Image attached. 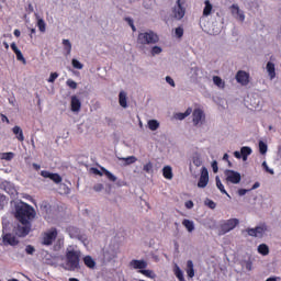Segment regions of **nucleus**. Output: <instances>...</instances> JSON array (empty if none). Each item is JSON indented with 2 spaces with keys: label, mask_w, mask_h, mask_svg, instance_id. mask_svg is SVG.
I'll use <instances>...</instances> for the list:
<instances>
[{
  "label": "nucleus",
  "mask_w": 281,
  "mask_h": 281,
  "mask_svg": "<svg viewBox=\"0 0 281 281\" xmlns=\"http://www.w3.org/2000/svg\"><path fill=\"white\" fill-rule=\"evenodd\" d=\"M15 218H18V221L31 223V221L36 218V211L34 207L30 206V204L25 202H19L15 204Z\"/></svg>",
  "instance_id": "f257e3e1"
},
{
  "label": "nucleus",
  "mask_w": 281,
  "mask_h": 281,
  "mask_svg": "<svg viewBox=\"0 0 281 281\" xmlns=\"http://www.w3.org/2000/svg\"><path fill=\"white\" fill-rule=\"evenodd\" d=\"M80 250H68L66 252V271H77L80 269Z\"/></svg>",
  "instance_id": "f03ea898"
},
{
  "label": "nucleus",
  "mask_w": 281,
  "mask_h": 281,
  "mask_svg": "<svg viewBox=\"0 0 281 281\" xmlns=\"http://www.w3.org/2000/svg\"><path fill=\"white\" fill-rule=\"evenodd\" d=\"M137 43L138 45H155L159 43V35L153 31L139 33Z\"/></svg>",
  "instance_id": "7ed1b4c3"
},
{
  "label": "nucleus",
  "mask_w": 281,
  "mask_h": 281,
  "mask_svg": "<svg viewBox=\"0 0 281 281\" xmlns=\"http://www.w3.org/2000/svg\"><path fill=\"white\" fill-rule=\"evenodd\" d=\"M32 231V223L19 221L18 226L15 227L14 232L20 238H25L27 234Z\"/></svg>",
  "instance_id": "20e7f679"
},
{
  "label": "nucleus",
  "mask_w": 281,
  "mask_h": 281,
  "mask_svg": "<svg viewBox=\"0 0 281 281\" xmlns=\"http://www.w3.org/2000/svg\"><path fill=\"white\" fill-rule=\"evenodd\" d=\"M186 0H177L176 5L172 8V16L176 18L177 21H181L183 16H186Z\"/></svg>",
  "instance_id": "39448f33"
},
{
  "label": "nucleus",
  "mask_w": 281,
  "mask_h": 281,
  "mask_svg": "<svg viewBox=\"0 0 281 281\" xmlns=\"http://www.w3.org/2000/svg\"><path fill=\"white\" fill-rule=\"evenodd\" d=\"M239 223H240V221L238 218L227 220L226 222H224L221 225L220 235L223 236V235L227 234L228 232H232V229H234L237 225H239Z\"/></svg>",
  "instance_id": "423d86ee"
},
{
  "label": "nucleus",
  "mask_w": 281,
  "mask_h": 281,
  "mask_svg": "<svg viewBox=\"0 0 281 281\" xmlns=\"http://www.w3.org/2000/svg\"><path fill=\"white\" fill-rule=\"evenodd\" d=\"M58 238V231L56 228H50L46 233H44L42 245H45L46 247H49L54 244V240Z\"/></svg>",
  "instance_id": "0eeeda50"
},
{
  "label": "nucleus",
  "mask_w": 281,
  "mask_h": 281,
  "mask_svg": "<svg viewBox=\"0 0 281 281\" xmlns=\"http://www.w3.org/2000/svg\"><path fill=\"white\" fill-rule=\"evenodd\" d=\"M224 175H225L226 181H228V183H234V184L240 183V180H241L240 172L231 170V169H226L224 171Z\"/></svg>",
  "instance_id": "6e6552de"
},
{
  "label": "nucleus",
  "mask_w": 281,
  "mask_h": 281,
  "mask_svg": "<svg viewBox=\"0 0 281 281\" xmlns=\"http://www.w3.org/2000/svg\"><path fill=\"white\" fill-rule=\"evenodd\" d=\"M207 183H210V172H207V168L203 167L198 181V188H207Z\"/></svg>",
  "instance_id": "1a4fd4ad"
},
{
  "label": "nucleus",
  "mask_w": 281,
  "mask_h": 281,
  "mask_svg": "<svg viewBox=\"0 0 281 281\" xmlns=\"http://www.w3.org/2000/svg\"><path fill=\"white\" fill-rule=\"evenodd\" d=\"M41 176L44 177V179H50V181H54V183H61L63 178L58 173H52L47 170L41 171Z\"/></svg>",
  "instance_id": "9d476101"
},
{
  "label": "nucleus",
  "mask_w": 281,
  "mask_h": 281,
  "mask_svg": "<svg viewBox=\"0 0 281 281\" xmlns=\"http://www.w3.org/2000/svg\"><path fill=\"white\" fill-rule=\"evenodd\" d=\"M236 80L239 85L247 87V85H249V74H247L245 70H239L236 74Z\"/></svg>",
  "instance_id": "9b49d317"
},
{
  "label": "nucleus",
  "mask_w": 281,
  "mask_h": 281,
  "mask_svg": "<svg viewBox=\"0 0 281 281\" xmlns=\"http://www.w3.org/2000/svg\"><path fill=\"white\" fill-rule=\"evenodd\" d=\"M193 124L194 126H199L200 122H203V120H205V114H203V110L201 109H195L193 111Z\"/></svg>",
  "instance_id": "f8f14e48"
},
{
  "label": "nucleus",
  "mask_w": 281,
  "mask_h": 281,
  "mask_svg": "<svg viewBox=\"0 0 281 281\" xmlns=\"http://www.w3.org/2000/svg\"><path fill=\"white\" fill-rule=\"evenodd\" d=\"M70 106H71V111L74 113H78V112H80V109L82 108V102H80V99H78V97L72 95Z\"/></svg>",
  "instance_id": "ddd939ff"
},
{
  "label": "nucleus",
  "mask_w": 281,
  "mask_h": 281,
  "mask_svg": "<svg viewBox=\"0 0 281 281\" xmlns=\"http://www.w3.org/2000/svg\"><path fill=\"white\" fill-rule=\"evenodd\" d=\"M131 267H133L134 269H139L140 271H144L148 267V263L144 260L134 259L131 261Z\"/></svg>",
  "instance_id": "4468645a"
},
{
  "label": "nucleus",
  "mask_w": 281,
  "mask_h": 281,
  "mask_svg": "<svg viewBox=\"0 0 281 281\" xmlns=\"http://www.w3.org/2000/svg\"><path fill=\"white\" fill-rule=\"evenodd\" d=\"M232 13L235 14L238 21H245V13L243 12V10H240V8H238L237 4L232 5Z\"/></svg>",
  "instance_id": "2eb2a0df"
},
{
  "label": "nucleus",
  "mask_w": 281,
  "mask_h": 281,
  "mask_svg": "<svg viewBox=\"0 0 281 281\" xmlns=\"http://www.w3.org/2000/svg\"><path fill=\"white\" fill-rule=\"evenodd\" d=\"M268 76L270 77V80H273L276 78V64L272 61H268L266 66Z\"/></svg>",
  "instance_id": "dca6fc26"
},
{
  "label": "nucleus",
  "mask_w": 281,
  "mask_h": 281,
  "mask_svg": "<svg viewBox=\"0 0 281 281\" xmlns=\"http://www.w3.org/2000/svg\"><path fill=\"white\" fill-rule=\"evenodd\" d=\"M3 241L8 243V245H11V246L19 245V240H16V237L12 234H5L3 236Z\"/></svg>",
  "instance_id": "f3484780"
},
{
  "label": "nucleus",
  "mask_w": 281,
  "mask_h": 281,
  "mask_svg": "<svg viewBox=\"0 0 281 281\" xmlns=\"http://www.w3.org/2000/svg\"><path fill=\"white\" fill-rule=\"evenodd\" d=\"M12 131L13 134L16 135V139H19V142L25 140V136H23V130L21 128V126L15 125Z\"/></svg>",
  "instance_id": "a211bd4d"
},
{
  "label": "nucleus",
  "mask_w": 281,
  "mask_h": 281,
  "mask_svg": "<svg viewBox=\"0 0 281 281\" xmlns=\"http://www.w3.org/2000/svg\"><path fill=\"white\" fill-rule=\"evenodd\" d=\"M119 103L123 109L128 108L127 99H126V92L121 91L119 94Z\"/></svg>",
  "instance_id": "6ab92c4d"
},
{
  "label": "nucleus",
  "mask_w": 281,
  "mask_h": 281,
  "mask_svg": "<svg viewBox=\"0 0 281 281\" xmlns=\"http://www.w3.org/2000/svg\"><path fill=\"white\" fill-rule=\"evenodd\" d=\"M117 159L120 161H125L124 166H131V164H135V161H137V157L135 156H128L126 158L117 156Z\"/></svg>",
  "instance_id": "aec40b11"
},
{
  "label": "nucleus",
  "mask_w": 281,
  "mask_h": 281,
  "mask_svg": "<svg viewBox=\"0 0 281 281\" xmlns=\"http://www.w3.org/2000/svg\"><path fill=\"white\" fill-rule=\"evenodd\" d=\"M215 181H216V188L220 189V192H222V194H226L228 199H232V196H229V193H227V191L225 190V187L223 186V182H221V178L218 176L215 177Z\"/></svg>",
  "instance_id": "412c9836"
},
{
  "label": "nucleus",
  "mask_w": 281,
  "mask_h": 281,
  "mask_svg": "<svg viewBox=\"0 0 281 281\" xmlns=\"http://www.w3.org/2000/svg\"><path fill=\"white\" fill-rule=\"evenodd\" d=\"M83 262L88 269H95V260L91 256H86Z\"/></svg>",
  "instance_id": "4be33fe9"
},
{
  "label": "nucleus",
  "mask_w": 281,
  "mask_h": 281,
  "mask_svg": "<svg viewBox=\"0 0 281 281\" xmlns=\"http://www.w3.org/2000/svg\"><path fill=\"white\" fill-rule=\"evenodd\" d=\"M257 238H262L265 236V232H267V225L256 226L255 227Z\"/></svg>",
  "instance_id": "5701e85b"
},
{
  "label": "nucleus",
  "mask_w": 281,
  "mask_h": 281,
  "mask_svg": "<svg viewBox=\"0 0 281 281\" xmlns=\"http://www.w3.org/2000/svg\"><path fill=\"white\" fill-rule=\"evenodd\" d=\"M182 225L183 227H186V229L192 234V232L194 231V222L190 221V220H183L182 221Z\"/></svg>",
  "instance_id": "b1692460"
},
{
  "label": "nucleus",
  "mask_w": 281,
  "mask_h": 281,
  "mask_svg": "<svg viewBox=\"0 0 281 281\" xmlns=\"http://www.w3.org/2000/svg\"><path fill=\"white\" fill-rule=\"evenodd\" d=\"M204 9H203V16H210V14H212V3L210 2V0H205L204 1Z\"/></svg>",
  "instance_id": "393cba45"
},
{
  "label": "nucleus",
  "mask_w": 281,
  "mask_h": 281,
  "mask_svg": "<svg viewBox=\"0 0 281 281\" xmlns=\"http://www.w3.org/2000/svg\"><path fill=\"white\" fill-rule=\"evenodd\" d=\"M187 273L189 278H194V263L192 260L187 261Z\"/></svg>",
  "instance_id": "a878e982"
},
{
  "label": "nucleus",
  "mask_w": 281,
  "mask_h": 281,
  "mask_svg": "<svg viewBox=\"0 0 281 281\" xmlns=\"http://www.w3.org/2000/svg\"><path fill=\"white\" fill-rule=\"evenodd\" d=\"M258 252L261 254V256H269V246H267V244H260L258 246Z\"/></svg>",
  "instance_id": "bb28decb"
},
{
  "label": "nucleus",
  "mask_w": 281,
  "mask_h": 281,
  "mask_svg": "<svg viewBox=\"0 0 281 281\" xmlns=\"http://www.w3.org/2000/svg\"><path fill=\"white\" fill-rule=\"evenodd\" d=\"M162 175H164L165 179H172V167H170V166L164 167Z\"/></svg>",
  "instance_id": "cd10ccee"
},
{
  "label": "nucleus",
  "mask_w": 281,
  "mask_h": 281,
  "mask_svg": "<svg viewBox=\"0 0 281 281\" xmlns=\"http://www.w3.org/2000/svg\"><path fill=\"white\" fill-rule=\"evenodd\" d=\"M101 170L105 175V177L109 179V181H112L113 183H115V181H117V177H115L113 173H111V171L106 170L105 168H102Z\"/></svg>",
  "instance_id": "c85d7f7f"
},
{
  "label": "nucleus",
  "mask_w": 281,
  "mask_h": 281,
  "mask_svg": "<svg viewBox=\"0 0 281 281\" xmlns=\"http://www.w3.org/2000/svg\"><path fill=\"white\" fill-rule=\"evenodd\" d=\"M175 276L178 278L179 281H186V278L183 277V271H181V268L179 266H176L175 268Z\"/></svg>",
  "instance_id": "c756f323"
},
{
  "label": "nucleus",
  "mask_w": 281,
  "mask_h": 281,
  "mask_svg": "<svg viewBox=\"0 0 281 281\" xmlns=\"http://www.w3.org/2000/svg\"><path fill=\"white\" fill-rule=\"evenodd\" d=\"M63 45L67 56H69L71 54V42L69 40H63Z\"/></svg>",
  "instance_id": "7c9ffc66"
},
{
  "label": "nucleus",
  "mask_w": 281,
  "mask_h": 281,
  "mask_svg": "<svg viewBox=\"0 0 281 281\" xmlns=\"http://www.w3.org/2000/svg\"><path fill=\"white\" fill-rule=\"evenodd\" d=\"M213 82L216 85V87H220V89L225 88V82H223V79L218 76L213 77Z\"/></svg>",
  "instance_id": "2f4dec72"
},
{
  "label": "nucleus",
  "mask_w": 281,
  "mask_h": 281,
  "mask_svg": "<svg viewBox=\"0 0 281 281\" xmlns=\"http://www.w3.org/2000/svg\"><path fill=\"white\" fill-rule=\"evenodd\" d=\"M147 124L149 131H157V128H159V123L157 122V120H149Z\"/></svg>",
  "instance_id": "473e14b6"
},
{
  "label": "nucleus",
  "mask_w": 281,
  "mask_h": 281,
  "mask_svg": "<svg viewBox=\"0 0 281 281\" xmlns=\"http://www.w3.org/2000/svg\"><path fill=\"white\" fill-rule=\"evenodd\" d=\"M192 161L196 166V168H199L203 165V160H201V156L199 154L193 155Z\"/></svg>",
  "instance_id": "72a5a7b5"
},
{
  "label": "nucleus",
  "mask_w": 281,
  "mask_h": 281,
  "mask_svg": "<svg viewBox=\"0 0 281 281\" xmlns=\"http://www.w3.org/2000/svg\"><path fill=\"white\" fill-rule=\"evenodd\" d=\"M138 273L146 276V278H151V280L156 278L155 272H153V270L143 269V270H138Z\"/></svg>",
  "instance_id": "f704fd0d"
},
{
  "label": "nucleus",
  "mask_w": 281,
  "mask_h": 281,
  "mask_svg": "<svg viewBox=\"0 0 281 281\" xmlns=\"http://www.w3.org/2000/svg\"><path fill=\"white\" fill-rule=\"evenodd\" d=\"M268 146L265 142H259V153L260 155H267Z\"/></svg>",
  "instance_id": "c9c22d12"
},
{
  "label": "nucleus",
  "mask_w": 281,
  "mask_h": 281,
  "mask_svg": "<svg viewBox=\"0 0 281 281\" xmlns=\"http://www.w3.org/2000/svg\"><path fill=\"white\" fill-rule=\"evenodd\" d=\"M37 26H38L40 32H45V30H46L45 20L44 19H38L37 20Z\"/></svg>",
  "instance_id": "e433bc0d"
},
{
  "label": "nucleus",
  "mask_w": 281,
  "mask_h": 281,
  "mask_svg": "<svg viewBox=\"0 0 281 281\" xmlns=\"http://www.w3.org/2000/svg\"><path fill=\"white\" fill-rule=\"evenodd\" d=\"M143 170L147 172V175L153 173V162L149 161L146 165H144Z\"/></svg>",
  "instance_id": "4c0bfd02"
},
{
  "label": "nucleus",
  "mask_w": 281,
  "mask_h": 281,
  "mask_svg": "<svg viewBox=\"0 0 281 281\" xmlns=\"http://www.w3.org/2000/svg\"><path fill=\"white\" fill-rule=\"evenodd\" d=\"M240 153H241V156L249 157V155H251V147H247V146L241 147Z\"/></svg>",
  "instance_id": "58836bf2"
},
{
  "label": "nucleus",
  "mask_w": 281,
  "mask_h": 281,
  "mask_svg": "<svg viewBox=\"0 0 281 281\" xmlns=\"http://www.w3.org/2000/svg\"><path fill=\"white\" fill-rule=\"evenodd\" d=\"M204 204L210 207V210H216V203L210 199H206L204 201Z\"/></svg>",
  "instance_id": "ea45409f"
},
{
  "label": "nucleus",
  "mask_w": 281,
  "mask_h": 281,
  "mask_svg": "<svg viewBox=\"0 0 281 281\" xmlns=\"http://www.w3.org/2000/svg\"><path fill=\"white\" fill-rule=\"evenodd\" d=\"M71 65L75 69H82L85 67L78 59H72Z\"/></svg>",
  "instance_id": "a19ab883"
},
{
  "label": "nucleus",
  "mask_w": 281,
  "mask_h": 281,
  "mask_svg": "<svg viewBox=\"0 0 281 281\" xmlns=\"http://www.w3.org/2000/svg\"><path fill=\"white\" fill-rule=\"evenodd\" d=\"M164 52V49L160 46H154L151 48V56H157L159 54H161Z\"/></svg>",
  "instance_id": "79ce46f5"
},
{
  "label": "nucleus",
  "mask_w": 281,
  "mask_h": 281,
  "mask_svg": "<svg viewBox=\"0 0 281 281\" xmlns=\"http://www.w3.org/2000/svg\"><path fill=\"white\" fill-rule=\"evenodd\" d=\"M25 251L29 256H34L35 251H36V248H34V246L32 245H27L25 247Z\"/></svg>",
  "instance_id": "37998d69"
},
{
  "label": "nucleus",
  "mask_w": 281,
  "mask_h": 281,
  "mask_svg": "<svg viewBox=\"0 0 281 281\" xmlns=\"http://www.w3.org/2000/svg\"><path fill=\"white\" fill-rule=\"evenodd\" d=\"M2 159H5V161H12V159H14V153L2 154Z\"/></svg>",
  "instance_id": "c03bdc74"
},
{
  "label": "nucleus",
  "mask_w": 281,
  "mask_h": 281,
  "mask_svg": "<svg viewBox=\"0 0 281 281\" xmlns=\"http://www.w3.org/2000/svg\"><path fill=\"white\" fill-rule=\"evenodd\" d=\"M16 59L20 60L21 63H23V65H26V60L25 57H23V53H21V50H19L18 53H15Z\"/></svg>",
  "instance_id": "a18cd8bd"
},
{
  "label": "nucleus",
  "mask_w": 281,
  "mask_h": 281,
  "mask_svg": "<svg viewBox=\"0 0 281 281\" xmlns=\"http://www.w3.org/2000/svg\"><path fill=\"white\" fill-rule=\"evenodd\" d=\"M66 85L70 88V89H78V83L71 79H68Z\"/></svg>",
  "instance_id": "49530a36"
},
{
  "label": "nucleus",
  "mask_w": 281,
  "mask_h": 281,
  "mask_svg": "<svg viewBox=\"0 0 281 281\" xmlns=\"http://www.w3.org/2000/svg\"><path fill=\"white\" fill-rule=\"evenodd\" d=\"M102 190H104V184L97 183V184L93 186V191L94 192H102Z\"/></svg>",
  "instance_id": "de8ad7c7"
},
{
  "label": "nucleus",
  "mask_w": 281,
  "mask_h": 281,
  "mask_svg": "<svg viewBox=\"0 0 281 281\" xmlns=\"http://www.w3.org/2000/svg\"><path fill=\"white\" fill-rule=\"evenodd\" d=\"M176 36H177V38L183 37V27L179 26L176 29Z\"/></svg>",
  "instance_id": "09e8293b"
},
{
  "label": "nucleus",
  "mask_w": 281,
  "mask_h": 281,
  "mask_svg": "<svg viewBox=\"0 0 281 281\" xmlns=\"http://www.w3.org/2000/svg\"><path fill=\"white\" fill-rule=\"evenodd\" d=\"M199 67L191 68L192 78H199Z\"/></svg>",
  "instance_id": "8fccbe9b"
},
{
  "label": "nucleus",
  "mask_w": 281,
  "mask_h": 281,
  "mask_svg": "<svg viewBox=\"0 0 281 281\" xmlns=\"http://www.w3.org/2000/svg\"><path fill=\"white\" fill-rule=\"evenodd\" d=\"M56 78H58V72H52L48 82H56Z\"/></svg>",
  "instance_id": "3c124183"
},
{
  "label": "nucleus",
  "mask_w": 281,
  "mask_h": 281,
  "mask_svg": "<svg viewBox=\"0 0 281 281\" xmlns=\"http://www.w3.org/2000/svg\"><path fill=\"white\" fill-rule=\"evenodd\" d=\"M246 232L248 236H252L254 238H257L256 228H247Z\"/></svg>",
  "instance_id": "603ef678"
},
{
  "label": "nucleus",
  "mask_w": 281,
  "mask_h": 281,
  "mask_svg": "<svg viewBox=\"0 0 281 281\" xmlns=\"http://www.w3.org/2000/svg\"><path fill=\"white\" fill-rule=\"evenodd\" d=\"M262 168H265L266 172H269V175H273V169H270L267 165V161L262 162Z\"/></svg>",
  "instance_id": "864d4df0"
},
{
  "label": "nucleus",
  "mask_w": 281,
  "mask_h": 281,
  "mask_svg": "<svg viewBox=\"0 0 281 281\" xmlns=\"http://www.w3.org/2000/svg\"><path fill=\"white\" fill-rule=\"evenodd\" d=\"M166 82L170 85V87H176L175 79H172L170 76L166 77Z\"/></svg>",
  "instance_id": "5fc2aeb1"
},
{
  "label": "nucleus",
  "mask_w": 281,
  "mask_h": 281,
  "mask_svg": "<svg viewBox=\"0 0 281 281\" xmlns=\"http://www.w3.org/2000/svg\"><path fill=\"white\" fill-rule=\"evenodd\" d=\"M211 166L213 168L214 175H216V172H218V162L214 160Z\"/></svg>",
  "instance_id": "6e6d98bb"
},
{
  "label": "nucleus",
  "mask_w": 281,
  "mask_h": 281,
  "mask_svg": "<svg viewBox=\"0 0 281 281\" xmlns=\"http://www.w3.org/2000/svg\"><path fill=\"white\" fill-rule=\"evenodd\" d=\"M187 210H192V207H194V202H192V200H189L184 203Z\"/></svg>",
  "instance_id": "4d7b16f0"
},
{
  "label": "nucleus",
  "mask_w": 281,
  "mask_h": 281,
  "mask_svg": "<svg viewBox=\"0 0 281 281\" xmlns=\"http://www.w3.org/2000/svg\"><path fill=\"white\" fill-rule=\"evenodd\" d=\"M252 262L251 260H246L245 261V268L247 269V271H251V267H252Z\"/></svg>",
  "instance_id": "13d9d810"
},
{
  "label": "nucleus",
  "mask_w": 281,
  "mask_h": 281,
  "mask_svg": "<svg viewBox=\"0 0 281 281\" xmlns=\"http://www.w3.org/2000/svg\"><path fill=\"white\" fill-rule=\"evenodd\" d=\"M247 192H251V190H247V189H239L238 190V195L239 196H245V194H247Z\"/></svg>",
  "instance_id": "bf43d9fd"
},
{
  "label": "nucleus",
  "mask_w": 281,
  "mask_h": 281,
  "mask_svg": "<svg viewBox=\"0 0 281 281\" xmlns=\"http://www.w3.org/2000/svg\"><path fill=\"white\" fill-rule=\"evenodd\" d=\"M175 117H176V120H186V117H188V116L186 115V113H177L175 115Z\"/></svg>",
  "instance_id": "052dcab7"
},
{
  "label": "nucleus",
  "mask_w": 281,
  "mask_h": 281,
  "mask_svg": "<svg viewBox=\"0 0 281 281\" xmlns=\"http://www.w3.org/2000/svg\"><path fill=\"white\" fill-rule=\"evenodd\" d=\"M11 49L14 52V54H18L19 52H21V49H19V47L16 46V43H12L11 44Z\"/></svg>",
  "instance_id": "680f3d73"
},
{
  "label": "nucleus",
  "mask_w": 281,
  "mask_h": 281,
  "mask_svg": "<svg viewBox=\"0 0 281 281\" xmlns=\"http://www.w3.org/2000/svg\"><path fill=\"white\" fill-rule=\"evenodd\" d=\"M60 188H63L64 194H69L70 190H69V188L67 187V184H60Z\"/></svg>",
  "instance_id": "e2e57ef3"
},
{
  "label": "nucleus",
  "mask_w": 281,
  "mask_h": 281,
  "mask_svg": "<svg viewBox=\"0 0 281 281\" xmlns=\"http://www.w3.org/2000/svg\"><path fill=\"white\" fill-rule=\"evenodd\" d=\"M234 157H236V159H241L243 153L241 151H234Z\"/></svg>",
  "instance_id": "0e129e2a"
},
{
  "label": "nucleus",
  "mask_w": 281,
  "mask_h": 281,
  "mask_svg": "<svg viewBox=\"0 0 281 281\" xmlns=\"http://www.w3.org/2000/svg\"><path fill=\"white\" fill-rule=\"evenodd\" d=\"M124 21H126V23H127L130 26L134 24V21H133V19H131V18H125Z\"/></svg>",
  "instance_id": "69168bd1"
},
{
  "label": "nucleus",
  "mask_w": 281,
  "mask_h": 281,
  "mask_svg": "<svg viewBox=\"0 0 281 281\" xmlns=\"http://www.w3.org/2000/svg\"><path fill=\"white\" fill-rule=\"evenodd\" d=\"M260 188V182H255L250 190H258Z\"/></svg>",
  "instance_id": "338daca9"
},
{
  "label": "nucleus",
  "mask_w": 281,
  "mask_h": 281,
  "mask_svg": "<svg viewBox=\"0 0 281 281\" xmlns=\"http://www.w3.org/2000/svg\"><path fill=\"white\" fill-rule=\"evenodd\" d=\"M192 113L191 108H188L187 111L184 112V115L188 117Z\"/></svg>",
  "instance_id": "774afa93"
}]
</instances>
